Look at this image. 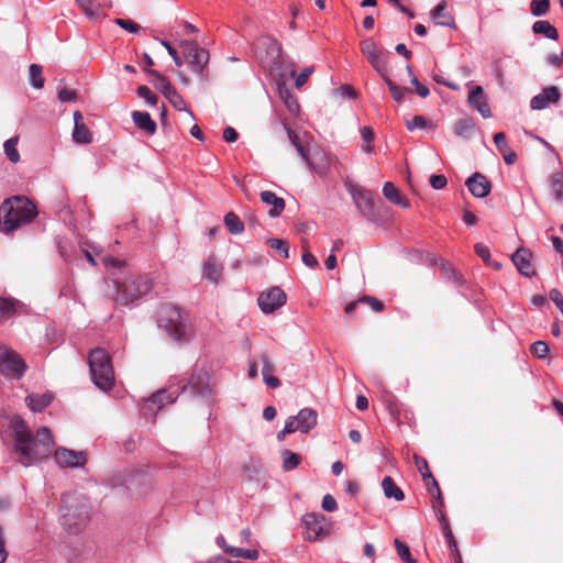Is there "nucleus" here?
Here are the masks:
<instances>
[{
  "mask_svg": "<svg viewBox=\"0 0 563 563\" xmlns=\"http://www.w3.org/2000/svg\"><path fill=\"white\" fill-rule=\"evenodd\" d=\"M313 70L314 69L312 66L305 67L299 75H296V71L291 70L290 76L296 77L295 86L297 88H301L307 82L308 78L313 73Z\"/></svg>",
  "mask_w": 563,
  "mask_h": 563,
  "instance_id": "53",
  "label": "nucleus"
},
{
  "mask_svg": "<svg viewBox=\"0 0 563 563\" xmlns=\"http://www.w3.org/2000/svg\"><path fill=\"white\" fill-rule=\"evenodd\" d=\"M52 400L53 396L51 394H32L25 398L27 406L34 412H40L44 410L52 402Z\"/></svg>",
  "mask_w": 563,
  "mask_h": 563,
  "instance_id": "29",
  "label": "nucleus"
},
{
  "mask_svg": "<svg viewBox=\"0 0 563 563\" xmlns=\"http://www.w3.org/2000/svg\"><path fill=\"white\" fill-rule=\"evenodd\" d=\"M308 541H317L330 533L331 522L323 514L309 512L302 517Z\"/></svg>",
  "mask_w": 563,
  "mask_h": 563,
  "instance_id": "7",
  "label": "nucleus"
},
{
  "mask_svg": "<svg viewBox=\"0 0 563 563\" xmlns=\"http://www.w3.org/2000/svg\"><path fill=\"white\" fill-rule=\"evenodd\" d=\"M267 245L271 249L278 251L283 257H285V258L289 257V244L285 240L274 239V238L268 239Z\"/></svg>",
  "mask_w": 563,
  "mask_h": 563,
  "instance_id": "46",
  "label": "nucleus"
},
{
  "mask_svg": "<svg viewBox=\"0 0 563 563\" xmlns=\"http://www.w3.org/2000/svg\"><path fill=\"white\" fill-rule=\"evenodd\" d=\"M475 131V123L471 118L460 119L455 122L454 132L456 135L468 139Z\"/></svg>",
  "mask_w": 563,
  "mask_h": 563,
  "instance_id": "33",
  "label": "nucleus"
},
{
  "mask_svg": "<svg viewBox=\"0 0 563 563\" xmlns=\"http://www.w3.org/2000/svg\"><path fill=\"white\" fill-rule=\"evenodd\" d=\"M356 207L367 214L373 208L372 192L363 188H357L352 194Z\"/></svg>",
  "mask_w": 563,
  "mask_h": 563,
  "instance_id": "26",
  "label": "nucleus"
},
{
  "mask_svg": "<svg viewBox=\"0 0 563 563\" xmlns=\"http://www.w3.org/2000/svg\"><path fill=\"white\" fill-rule=\"evenodd\" d=\"M148 74L156 79L155 87L167 98L169 97L176 89L169 82V80L161 75L156 70H148Z\"/></svg>",
  "mask_w": 563,
  "mask_h": 563,
  "instance_id": "34",
  "label": "nucleus"
},
{
  "mask_svg": "<svg viewBox=\"0 0 563 563\" xmlns=\"http://www.w3.org/2000/svg\"><path fill=\"white\" fill-rule=\"evenodd\" d=\"M437 517L441 523V528H442V531H443V534H444V538L448 542V545L450 548V551L452 553V555L454 556V561L455 563H463L462 562V555L459 551V548H457V543L454 539V536H453V532L449 526V522L445 518V515L443 514L442 510H439L438 514H437Z\"/></svg>",
  "mask_w": 563,
  "mask_h": 563,
  "instance_id": "18",
  "label": "nucleus"
},
{
  "mask_svg": "<svg viewBox=\"0 0 563 563\" xmlns=\"http://www.w3.org/2000/svg\"><path fill=\"white\" fill-rule=\"evenodd\" d=\"M532 31L534 34L544 35L547 38L556 41L559 38L558 30L549 22L544 20H538L532 24Z\"/></svg>",
  "mask_w": 563,
  "mask_h": 563,
  "instance_id": "30",
  "label": "nucleus"
},
{
  "mask_svg": "<svg viewBox=\"0 0 563 563\" xmlns=\"http://www.w3.org/2000/svg\"><path fill=\"white\" fill-rule=\"evenodd\" d=\"M413 462H415L417 470L421 474L426 485H429L428 478H432V474L429 471L428 461L418 454H413Z\"/></svg>",
  "mask_w": 563,
  "mask_h": 563,
  "instance_id": "42",
  "label": "nucleus"
},
{
  "mask_svg": "<svg viewBox=\"0 0 563 563\" xmlns=\"http://www.w3.org/2000/svg\"><path fill=\"white\" fill-rule=\"evenodd\" d=\"M395 547H396V550H397V553H398L399 558L405 563H417V561L411 558L410 550H409L407 544H405L401 541H399L398 539H396L395 540Z\"/></svg>",
  "mask_w": 563,
  "mask_h": 563,
  "instance_id": "49",
  "label": "nucleus"
},
{
  "mask_svg": "<svg viewBox=\"0 0 563 563\" xmlns=\"http://www.w3.org/2000/svg\"><path fill=\"white\" fill-rule=\"evenodd\" d=\"M550 10V0H532L530 12L534 16L545 15Z\"/></svg>",
  "mask_w": 563,
  "mask_h": 563,
  "instance_id": "43",
  "label": "nucleus"
},
{
  "mask_svg": "<svg viewBox=\"0 0 563 563\" xmlns=\"http://www.w3.org/2000/svg\"><path fill=\"white\" fill-rule=\"evenodd\" d=\"M12 428L13 453L20 464L31 466L51 455L55 442L48 428L42 427L34 434L21 418L13 419Z\"/></svg>",
  "mask_w": 563,
  "mask_h": 563,
  "instance_id": "1",
  "label": "nucleus"
},
{
  "mask_svg": "<svg viewBox=\"0 0 563 563\" xmlns=\"http://www.w3.org/2000/svg\"><path fill=\"white\" fill-rule=\"evenodd\" d=\"M18 143H19V136H13V137L7 140L3 144L4 153L8 157V159L13 164H16L20 162Z\"/></svg>",
  "mask_w": 563,
  "mask_h": 563,
  "instance_id": "37",
  "label": "nucleus"
},
{
  "mask_svg": "<svg viewBox=\"0 0 563 563\" xmlns=\"http://www.w3.org/2000/svg\"><path fill=\"white\" fill-rule=\"evenodd\" d=\"M29 77L34 88L41 89L44 86V78L42 76V67L37 64H32L29 68Z\"/></svg>",
  "mask_w": 563,
  "mask_h": 563,
  "instance_id": "41",
  "label": "nucleus"
},
{
  "mask_svg": "<svg viewBox=\"0 0 563 563\" xmlns=\"http://www.w3.org/2000/svg\"><path fill=\"white\" fill-rule=\"evenodd\" d=\"M302 262L305 265H307L308 267L310 268H314L319 265V262L318 260L316 258V256L309 251V244L308 242L305 240L302 241Z\"/></svg>",
  "mask_w": 563,
  "mask_h": 563,
  "instance_id": "50",
  "label": "nucleus"
},
{
  "mask_svg": "<svg viewBox=\"0 0 563 563\" xmlns=\"http://www.w3.org/2000/svg\"><path fill=\"white\" fill-rule=\"evenodd\" d=\"M167 99L176 110L187 111L190 115H192V113L190 111H188L185 100L177 92V90H175L169 97H167Z\"/></svg>",
  "mask_w": 563,
  "mask_h": 563,
  "instance_id": "55",
  "label": "nucleus"
},
{
  "mask_svg": "<svg viewBox=\"0 0 563 563\" xmlns=\"http://www.w3.org/2000/svg\"><path fill=\"white\" fill-rule=\"evenodd\" d=\"M264 44L266 45L268 54L272 56V60L276 62L280 58L283 48L279 42L273 38H266Z\"/></svg>",
  "mask_w": 563,
  "mask_h": 563,
  "instance_id": "47",
  "label": "nucleus"
},
{
  "mask_svg": "<svg viewBox=\"0 0 563 563\" xmlns=\"http://www.w3.org/2000/svg\"><path fill=\"white\" fill-rule=\"evenodd\" d=\"M383 78V80L386 82V85L388 86L389 88V91H390V95L393 97V99L397 102H401L402 99L405 98V95L408 93V92H411L410 89L408 88H404V87H400L398 85H396L388 76L387 74H383L380 76Z\"/></svg>",
  "mask_w": 563,
  "mask_h": 563,
  "instance_id": "36",
  "label": "nucleus"
},
{
  "mask_svg": "<svg viewBox=\"0 0 563 563\" xmlns=\"http://www.w3.org/2000/svg\"><path fill=\"white\" fill-rule=\"evenodd\" d=\"M77 98V92L71 89L63 88L58 91V99L63 102L74 101Z\"/></svg>",
  "mask_w": 563,
  "mask_h": 563,
  "instance_id": "63",
  "label": "nucleus"
},
{
  "mask_svg": "<svg viewBox=\"0 0 563 563\" xmlns=\"http://www.w3.org/2000/svg\"><path fill=\"white\" fill-rule=\"evenodd\" d=\"M448 179L444 175H431L430 185L434 189H442L446 186Z\"/></svg>",
  "mask_w": 563,
  "mask_h": 563,
  "instance_id": "62",
  "label": "nucleus"
},
{
  "mask_svg": "<svg viewBox=\"0 0 563 563\" xmlns=\"http://www.w3.org/2000/svg\"><path fill=\"white\" fill-rule=\"evenodd\" d=\"M59 512L60 523L70 534H78L90 519L87 499L73 494L63 496Z\"/></svg>",
  "mask_w": 563,
  "mask_h": 563,
  "instance_id": "4",
  "label": "nucleus"
},
{
  "mask_svg": "<svg viewBox=\"0 0 563 563\" xmlns=\"http://www.w3.org/2000/svg\"><path fill=\"white\" fill-rule=\"evenodd\" d=\"M137 96L143 98L151 106H155L158 101V98L146 86H140L137 88Z\"/></svg>",
  "mask_w": 563,
  "mask_h": 563,
  "instance_id": "56",
  "label": "nucleus"
},
{
  "mask_svg": "<svg viewBox=\"0 0 563 563\" xmlns=\"http://www.w3.org/2000/svg\"><path fill=\"white\" fill-rule=\"evenodd\" d=\"M88 363L93 384L103 391L112 389L115 379L109 353L96 347L89 353Z\"/></svg>",
  "mask_w": 563,
  "mask_h": 563,
  "instance_id": "6",
  "label": "nucleus"
},
{
  "mask_svg": "<svg viewBox=\"0 0 563 563\" xmlns=\"http://www.w3.org/2000/svg\"><path fill=\"white\" fill-rule=\"evenodd\" d=\"M175 401V397L168 394L165 389H161L157 393L153 394L148 400L146 401L144 409L147 411H153V407L156 409H161L165 404H172Z\"/></svg>",
  "mask_w": 563,
  "mask_h": 563,
  "instance_id": "27",
  "label": "nucleus"
},
{
  "mask_svg": "<svg viewBox=\"0 0 563 563\" xmlns=\"http://www.w3.org/2000/svg\"><path fill=\"white\" fill-rule=\"evenodd\" d=\"M80 8L84 10L86 15L95 18L99 14L100 4L97 0H76Z\"/></svg>",
  "mask_w": 563,
  "mask_h": 563,
  "instance_id": "44",
  "label": "nucleus"
},
{
  "mask_svg": "<svg viewBox=\"0 0 563 563\" xmlns=\"http://www.w3.org/2000/svg\"><path fill=\"white\" fill-rule=\"evenodd\" d=\"M551 189L555 198L563 201V173H556L552 176Z\"/></svg>",
  "mask_w": 563,
  "mask_h": 563,
  "instance_id": "45",
  "label": "nucleus"
},
{
  "mask_svg": "<svg viewBox=\"0 0 563 563\" xmlns=\"http://www.w3.org/2000/svg\"><path fill=\"white\" fill-rule=\"evenodd\" d=\"M468 102L473 108L477 109V111L484 118L492 117L490 108L486 101V97L481 86H475L472 88L468 95Z\"/></svg>",
  "mask_w": 563,
  "mask_h": 563,
  "instance_id": "19",
  "label": "nucleus"
},
{
  "mask_svg": "<svg viewBox=\"0 0 563 563\" xmlns=\"http://www.w3.org/2000/svg\"><path fill=\"white\" fill-rule=\"evenodd\" d=\"M202 275L213 284H219L221 282L223 275V265L219 263L214 255H210L203 263Z\"/></svg>",
  "mask_w": 563,
  "mask_h": 563,
  "instance_id": "20",
  "label": "nucleus"
},
{
  "mask_svg": "<svg viewBox=\"0 0 563 563\" xmlns=\"http://www.w3.org/2000/svg\"><path fill=\"white\" fill-rule=\"evenodd\" d=\"M362 54L369 62L372 67L382 76L386 73V56L372 38H365L360 43Z\"/></svg>",
  "mask_w": 563,
  "mask_h": 563,
  "instance_id": "11",
  "label": "nucleus"
},
{
  "mask_svg": "<svg viewBox=\"0 0 563 563\" xmlns=\"http://www.w3.org/2000/svg\"><path fill=\"white\" fill-rule=\"evenodd\" d=\"M161 44L167 49L175 64L180 67L183 65V59L179 57L177 51L166 41H161Z\"/></svg>",
  "mask_w": 563,
  "mask_h": 563,
  "instance_id": "64",
  "label": "nucleus"
},
{
  "mask_svg": "<svg viewBox=\"0 0 563 563\" xmlns=\"http://www.w3.org/2000/svg\"><path fill=\"white\" fill-rule=\"evenodd\" d=\"M157 325L177 343L189 342L195 329L188 312L172 303H163L157 310Z\"/></svg>",
  "mask_w": 563,
  "mask_h": 563,
  "instance_id": "2",
  "label": "nucleus"
},
{
  "mask_svg": "<svg viewBox=\"0 0 563 563\" xmlns=\"http://www.w3.org/2000/svg\"><path fill=\"white\" fill-rule=\"evenodd\" d=\"M26 369L24 361L14 351L0 346V373L12 378H20Z\"/></svg>",
  "mask_w": 563,
  "mask_h": 563,
  "instance_id": "8",
  "label": "nucleus"
},
{
  "mask_svg": "<svg viewBox=\"0 0 563 563\" xmlns=\"http://www.w3.org/2000/svg\"><path fill=\"white\" fill-rule=\"evenodd\" d=\"M37 214L36 208L25 197H12L0 206V225L3 232L10 233L24 223L31 222Z\"/></svg>",
  "mask_w": 563,
  "mask_h": 563,
  "instance_id": "3",
  "label": "nucleus"
},
{
  "mask_svg": "<svg viewBox=\"0 0 563 563\" xmlns=\"http://www.w3.org/2000/svg\"><path fill=\"white\" fill-rule=\"evenodd\" d=\"M428 483H429V485H427L428 490L435 498L433 508H434L435 512L438 514V511L441 510L440 508L443 507V505H444L441 489H440L439 483L437 482V479L433 476H432V478H428Z\"/></svg>",
  "mask_w": 563,
  "mask_h": 563,
  "instance_id": "40",
  "label": "nucleus"
},
{
  "mask_svg": "<svg viewBox=\"0 0 563 563\" xmlns=\"http://www.w3.org/2000/svg\"><path fill=\"white\" fill-rule=\"evenodd\" d=\"M209 379L210 377L207 372L199 371L191 376L188 385L192 391L199 395H206L210 393Z\"/></svg>",
  "mask_w": 563,
  "mask_h": 563,
  "instance_id": "25",
  "label": "nucleus"
},
{
  "mask_svg": "<svg viewBox=\"0 0 563 563\" xmlns=\"http://www.w3.org/2000/svg\"><path fill=\"white\" fill-rule=\"evenodd\" d=\"M384 494L387 498H394L397 501L404 500V492L396 485L390 476H386L382 482Z\"/></svg>",
  "mask_w": 563,
  "mask_h": 563,
  "instance_id": "31",
  "label": "nucleus"
},
{
  "mask_svg": "<svg viewBox=\"0 0 563 563\" xmlns=\"http://www.w3.org/2000/svg\"><path fill=\"white\" fill-rule=\"evenodd\" d=\"M383 195L387 200H389L391 203L396 206H400L402 208L409 207L408 200L400 195L399 190L390 181L384 184Z\"/></svg>",
  "mask_w": 563,
  "mask_h": 563,
  "instance_id": "28",
  "label": "nucleus"
},
{
  "mask_svg": "<svg viewBox=\"0 0 563 563\" xmlns=\"http://www.w3.org/2000/svg\"><path fill=\"white\" fill-rule=\"evenodd\" d=\"M115 23L131 33H139L142 30V26L132 20L117 19Z\"/></svg>",
  "mask_w": 563,
  "mask_h": 563,
  "instance_id": "57",
  "label": "nucleus"
},
{
  "mask_svg": "<svg viewBox=\"0 0 563 563\" xmlns=\"http://www.w3.org/2000/svg\"><path fill=\"white\" fill-rule=\"evenodd\" d=\"M54 459L60 467H80L87 462L85 452L58 448L54 452Z\"/></svg>",
  "mask_w": 563,
  "mask_h": 563,
  "instance_id": "13",
  "label": "nucleus"
},
{
  "mask_svg": "<svg viewBox=\"0 0 563 563\" xmlns=\"http://www.w3.org/2000/svg\"><path fill=\"white\" fill-rule=\"evenodd\" d=\"M318 423V413L312 408L301 409L297 416L287 419V431L308 433Z\"/></svg>",
  "mask_w": 563,
  "mask_h": 563,
  "instance_id": "10",
  "label": "nucleus"
},
{
  "mask_svg": "<svg viewBox=\"0 0 563 563\" xmlns=\"http://www.w3.org/2000/svg\"><path fill=\"white\" fill-rule=\"evenodd\" d=\"M285 129L287 130V133H288V137H289V141L290 143L295 146V148L297 150L298 154L301 156V158L311 167V168H316L313 166V163L310 161V157H309V154H308V151L306 150V147L303 146V144L301 143L299 136L297 135V133L295 131H292L290 128H287L285 125Z\"/></svg>",
  "mask_w": 563,
  "mask_h": 563,
  "instance_id": "32",
  "label": "nucleus"
},
{
  "mask_svg": "<svg viewBox=\"0 0 563 563\" xmlns=\"http://www.w3.org/2000/svg\"><path fill=\"white\" fill-rule=\"evenodd\" d=\"M260 197L264 203L272 206V209L268 210V216L271 218H277L282 214L285 209V201L283 198L277 197L269 190L262 191Z\"/></svg>",
  "mask_w": 563,
  "mask_h": 563,
  "instance_id": "21",
  "label": "nucleus"
},
{
  "mask_svg": "<svg viewBox=\"0 0 563 563\" xmlns=\"http://www.w3.org/2000/svg\"><path fill=\"white\" fill-rule=\"evenodd\" d=\"M283 468L286 472L295 470L301 462V456L290 450L282 452Z\"/></svg>",
  "mask_w": 563,
  "mask_h": 563,
  "instance_id": "38",
  "label": "nucleus"
},
{
  "mask_svg": "<svg viewBox=\"0 0 563 563\" xmlns=\"http://www.w3.org/2000/svg\"><path fill=\"white\" fill-rule=\"evenodd\" d=\"M322 508L325 511L332 512L338 509L336 500L329 494H327L322 499Z\"/></svg>",
  "mask_w": 563,
  "mask_h": 563,
  "instance_id": "61",
  "label": "nucleus"
},
{
  "mask_svg": "<svg viewBox=\"0 0 563 563\" xmlns=\"http://www.w3.org/2000/svg\"><path fill=\"white\" fill-rule=\"evenodd\" d=\"M474 250H475V253L486 263L488 264L489 263V260H490V251L489 249L483 244V243H477L475 244L474 246Z\"/></svg>",
  "mask_w": 563,
  "mask_h": 563,
  "instance_id": "60",
  "label": "nucleus"
},
{
  "mask_svg": "<svg viewBox=\"0 0 563 563\" xmlns=\"http://www.w3.org/2000/svg\"><path fill=\"white\" fill-rule=\"evenodd\" d=\"M406 128L409 131H412L415 129H437V124L432 121L426 119L422 115H413L410 120H406Z\"/></svg>",
  "mask_w": 563,
  "mask_h": 563,
  "instance_id": "39",
  "label": "nucleus"
},
{
  "mask_svg": "<svg viewBox=\"0 0 563 563\" xmlns=\"http://www.w3.org/2000/svg\"><path fill=\"white\" fill-rule=\"evenodd\" d=\"M432 19L438 25L455 29V20L451 13L446 11V1L442 0L432 11Z\"/></svg>",
  "mask_w": 563,
  "mask_h": 563,
  "instance_id": "24",
  "label": "nucleus"
},
{
  "mask_svg": "<svg viewBox=\"0 0 563 563\" xmlns=\"http://www.w3.org/2000/svg\"><path fill=\"white\" fill-rule=\"evenodd\" d=\"M358 301L368 305L371 309L374 310L375 312H382L385 308L383 301L372 296L364 295L358 298Z\"/></svg>",
  "mask_w": 563,
  "mask_h": 563,
  "instance_id": "54",
  "label": "nucleus"
},
{
  "mask_svg": "<svg viewBox=\"0 0 563 563\" xmlns=\"http://www.w3.org/2000/svg\"><path fill=\"white\" fill-rule=\"evenodd\" d=\"M361 135L363 141L365 142V145L363 146V151L367 153L373 152V141H374V131L369 126H363L361 129Z\"/></svg>",
  "mask_w": 563,
  "mask_h": 563,
  "instance_id": "52",
  "label": "nucleus"
},
{
  "mask_svg": "<svg viewBox=\"0 0 563 563\" xmlns=\"http://www.w3.org/2000/svg\"><path fill=\"white\" fill-rule=\"evenodd\" d=\"M511 261L521 275L532 277L536 274L534 267L531 263L532 252L528 249H518L515 254H512Z\"/></svg>",
  "mask_w": 563,
  "mask_h": 563,
  "instance_id": "14",
  "label": "nucleus"
},
{
  "mask_svg": "<svg viewBox=\"0 0 563 563\" xmlns=\"http://www.w3.org/2000/svg\"><path fill=\"white\" fill-rule=\"evenodd\" d=\"M114 294L111 296L118 305L128 306L147 295L153 288L152 279L146 275H137L124 280H112Z\"/></svg>",
  "mask_w": 563,
  "mask_h": 563,
  "instance_id": "5",
  "label": "nucleus"
},
{
  "mask_svg": "<svg viewBox=\"0 0 563 563\" xmlns=\"http://www.w3.org/2000/svg\"><path fill=\"white\" fill-rule=\"evenodd\" d=\"M287 296L279 287H273L258 297V306L265 313L274 312L286 303Z\"/></svg>",
  "mask_w": 563,
  "mask_h": 563,
  "instance_id": "12",
  "label": "nucleus"
},
{
  "mask_svg": "<svg viewBox=\"0 0 563 563\" xmlns=\"http://www.w3.org/2000/svg\"><path fill=\"white\" fill-rule=\"evenodd\" d=\"M470 192L477 197L484 198L489 195L492 190V184L487 177L481 173L473 174L465 183Z\"/></svg>",
  "mask_w": 563,
  "mask_h": 563,
  "instance_id": "15",
  "label": "nucleus"
},
{
  "mask_svg": "<svg viewBox=\"0 0 563 563\" xmlns=\"http://www.w3.org/2000/svg\"><path fill=\"white\" fill-rule=\"evenodd\" d=\"M132 120L134 124L142 131H144L148 135H153L156 132V123L151 118L150 113L142 111H133Z\"/></svg>",
  "mask_w": 563,
  "mask_h": 563,
  "instance_id": "23",
  "label": "nucleus"
},
{
  "mask_svg": "<svg viewBox=\"0 0 563 563\" xmlns=\"http://www.w3.org/2000/svg\"><path fill=\"white\" fill-rule=\"evenodd\" d=\"M494 143L507 165H512L517 162V154L509 147L504 132H498L494 135Z\"/></svg>",
  "mask_w": 563,
  "mask_h": 563,
  "instance_id": "22",
  "label": "nucleus"
},
{
  "mask_svg": "<svg viewBox=\"0 0 563 563\" xmlns=\"http://www.w3.org/2000/svg\"><path fill=\"white\" fill-rule=\"evenodd\" d=\"M224 224L228 228L229 232L233 235L241 234L244 231V223L234 212H228L224 216Z\"/></svg>",
  "mask_w": 563,
  "mask_h": 563,
  "instance_id": "35",
  "label": "nucleus"
},
{
  "mask_svg": "<svg viewBox=\"0 0 563 563\" xmlns=\"http://www.w3.org/2000/svg\"><path fill=\"white\" fill-rule=\"evenodd\" d=\"M560 97L561 93L558 87L549 86L531 99L530 106L533 110H542L545 109L550 103L558 102Z\"/></svg>",
  "mask_w": 563,
  "mask_h": 563,
  "instance_id": "16",
  "label": "nucleus"
},
{
  "mask_svg": "<svg viewBox=\"0 0 563 563\" xmlns=\"http://www.w3.org/2000/svg\"><path fill=\"white\" fill-rule=\"evenodd\" d=\"M280 96L284 99L286 107L291 113H296L299 110V104L296 98L292 97L288 91H285V93L280 91Z\"/></svg>",
  "mask_w": 563,
  "mask_h": 563,
  "instance_id": "58",
  "label": "nucleus"
},
{
  "mask_svg": "<svg viewBox=\"0 0 563 563\" xmlns=\"http://www.w3.org/2000/svg\"><path fill=\"white\" fill-rule=\"evenodd\" d=\"M15 311V303L12 299L0 297V319L12 316Z\"/></svg>",
  "mask_w": 563,
  "mask_h": 563,
  "instance_id": "48",
  "label": "nucleus"
},
{
  "mask_svg": "<svg viewBox=\"0 0 563 563\" xmlns=\"http://www.w3.org/2000/svg\"><path fill=\"white\" fill-rule=\"evenodd\" d=\"M180 46L192 71L201 73L209 60L208 51L199 47L195 41H181Z\"/></svg>",
  "mask_w": 563,
  "mask_h": 563,
  "instance_id": "9",
  "label": "nucleus"
},
{
  "mask_svg": "<svg viewBox=\"0 0 563 563\" xmlns=\"http://www.w3.org/2000/svg\"><path fill=\"white\" fill-rule=\"evenodd\" d=\"M549 351V345L544 341H536L530 346V352L538 358H544Z\"/></svg>",
  "mask_w": 563,
  "mask_h": 563,
  "instance_id": "51",
  "label": "nucleus"
},
{
  "mask_svg": "<svg viewBox=\"0 0 563 563\" xmlns=\"http://www.w3.org/2000/svg\"><path fill=\"white\" fill-rule=\"evenodd\" d=\"M74 131L73 140L78 144H89L92 142V134L84 122V117L80 111L74 112Z\"/></svg>",
  "mask_w": 563,
  "mask_h": 563,
  "instance_id": "17",
  "label": "nucleus"
},
{
  "mask_svg": "<svg viewBox=\"0 0 563 563\" xmlns=\"http://www.w3.org/2000/svg\"><path fill=\"white\" fill-rule=\"evenodd\" d=\"M260 357L263 363L262 375L266 376V374H272L275 371V366L272 363L268 353L263 352Z\"/></svg>",
  "mask_w": 563,
  "mask_h": 563,
  "instance_id": "59",
  "label": "nucleus"
}]
</instances>
